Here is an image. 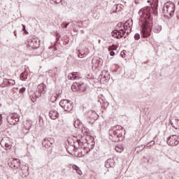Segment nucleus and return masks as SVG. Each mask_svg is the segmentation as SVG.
<instances>
[{
	"label": "nucleus",
	"mask_w": 179,
	"mask_h": 179,
	"mask_svg": "<svg viewBox=\"0 0 179 179\" xmlns=\"http://www.w3.org/2000/svg\"><path fill=\"white\" fill-rule=\"evenodd\" d=\"M73 31H74L75 33H78V29H76V28H74V29H73Z\"/></svg>",
	"instance_id": "3c124183"
},
{
	"label": "nucleus",
	"mask_w": 179,
	"mask_h": 179,
	"mask_svg": "<svg viewBox=\"0 0 179 179\" xmlns=\"http://www.w3.org/2000/svg\"><path fill=\"white\" fill-rule=\"evenodd\" d=\"M117 48L118 46L115 45H112L108 48L110 57H114V55H115V52H114V51H117Z\"/></svg>",
	"instance_id": "dca6fc26"
},
{
	"label": "nucleus",
	"mask_w": 179,
	"mask_h": 179,
	"mask_svg": "<svg viewBox=\"0 0 179 179\" xmlns=\"http://www.w3.org/2000/svg\"><path fill=\"white\" fill-rule=\"evenodd\" d=\"M49 117L51 120H57V118L59 117V114L58 113V111L51 109L49 112Z\"/></svg>",
	"instance_id": "2eb2a0df"
},
{
	"label": "nucleus",
	"mask_w": 179,
	"mask_h": 179,
	"mask_svg": "<svg viewBox=\"0 0 179 179\" xmlns=\"http://www.w3.org/2000/svg\"><path fill=\"white\" fill-rule=\"evenodd\" d=\"M89 118L93 120L92 122V124H93V122H94V121L99 118V115H97V113H96L94 111H91L89 113Z\"/></svg>",
	"instance_id": "6ab92c4d"
},
{
	"label": "nucleus",
	"mask_w": 179,
	"mask_h": 179,
	"mask_svg": "<svg viewBox=\"0 0 179 179\" xmlns=\"http://www.w3.org/2000/svg\"><path fill=\"white\" fill-rule=\"evenodd\" d=\"M150 7H145L141 11V31L142 37L148 38L150 36L152 31V26H153V17L150 13Z\"/></svg>",
	"instance_id": "f257e3e1"
},
{
	"label": "nucleus",
	"mask_w": 179,
	"mask_h": 179,
	"mask_svg": "<svg viewBox=\"0 0 179 179\" xmlns=\"http://www.w3.org/2000/svg\"><path fill=\"white\" fill-rule=\"evenodd\" d=\"M20 79L21 80H26V79H27V73L26 72H22L20 74Z\"/></svg>",
	"instance_id": "c756f323"
},
{
	"label": "nucleus",
	"mask_w": 179,
	"mask_h": 179,
	"mask_svg": "<svg viewBox=\"0 0 179 179\" xmlns=\"http://www.w3.org/2000/svg\"><path fill=\"white\" fill-rule=\"evenodd\" d=\"M22 27H23L22 30L23 31H24L25 34H29V32L26 30V26L22 24Z\"/></svg>",
	"instance_id": "37998d69"
},
{
	"label": "nucleus",
	"mask_w": 179,
	"mask_h": 179,
	"mask_svg": "<svg viewBox=\"0 0 179 179\" xmlns=\"http://www.w3.org/2000/svg\"><path fill=\"white\" fill-rule=\"evenodd\" d=\"M92 64H94L95 68H97V66H101V65H103V59H93Z\"/></svg>",
	"instance_id": "f3484780"
},
{
	"label": "nucleus",
	"mask_w": 179,
	"mask_h": 179,
	"mask_svg": "<svg viewBox=\"0 0 179 179\" xmlns=\"http://www.w3.org/2000/svg\"><path fill=\"white\" fill-rule=\"evenodd\" d=\"M124 6L116 4L113 6V12H121L122 10V8Z\"/></svg>",
	"instance_id": "5701e85b"
},
{
	"label": "nucleus",
	"mask_w": 179,
	"mask_h": 179,
	"mask_svg": "<svg viewBox=\"0 0 179 179\" xmlns=\"http://www.w3.org/2000/svg\"><path fill=\"white\" fill-rule=\"evenodd\" d=\"M55 51H57V48H52L48 53V56L46 58L48 59H54V57H55Z\"/></svg>",
	"instance_id": "a211bd4d"
},
{
	"label": "nucleus",
	"mask_w": 179,
	"mask_h": 179,
	"mask_svg": "<svg viewBox=\"0 0 179 179\" xmlns=\"http://www.w3.org/2000/svg\"><path fill=\"white\" fill-rule=\"evenodd\" d=\"M99 43H100V40H99Z\"/></svg>",
	"instance_id": "13d9d810"
},
{
	"label": "nucleus",
	"mask_w": 179,
	"mask_h": 179,
	"mask_svg": "<svg viewBox=\"0 0 179 179\" xmlns=\"http://www.w3.org/2000/svg\"><path fill=\"white\" fill-rule=\"evenodd\" d=\"M164 13H169L170 16L174 15V10H176V6L174 3L169 1L166 3L163 8Z\"/></svg>",
	"instance_id": "423d86ee"
},
{
	"label": "nucleus",
	"mask_w": 179,
	"mask_h": 179,
	"mask_svg": "<svg viewBox=\"0 0 179 179\" xmlns=\"http://www.w3.org/2000/svg\"><path fill=\"white\" fill-rule=\"evenodd\" d=\"M61 38V35L58 32L56 33V41H58Z\"/></svg>",
	"instance_id": "ea45409f"
},
{
	"label": "nucleus",
	"mask_w": 179,
	"mask_h": 179,
	"mask_svg": "<svg viewBox=\"0 0 179 179\" xmlns=\"http://www.w3.org/2000/svg\"><path fill=\"white\" fill-rule=\"evenodd\" d=\"M134 24L132 20H128L125 23L119 22L116 27V29L112 31V36L115 38H127L129 32V29Z\"/></svg>",
	"instance_id": "f03ea898"
},
{
	"label": "nucleus",
	"mask_w": 179,
	"mask_h": 179,
	"mask_svg": "<svg viewBox=\"0 0 179 179\" xmlns=\"http://www.w3.org/2000/svg\"><path fill=\"white\" fill-rule=\"evenodd\" d=\"M46 92H47V85H45V84L44 83L39 84L37 87L36 92L34 94V96H30L32 103H35L37 99H39V97H41V96H44Z\"/></svg>",
	"instance_id": "20e7f679"
},
{
	"label": "nucleus",
	"mask_w": 179,
	"mask_h": 179,
	"mask_svg": "<svg viewBox=\"0 0 179 179\" xmlns=\"http://www.w3.org/2000/svg\"><path fill=\"white\" fill-rule=\"evenodd\" d=\"M76 142L78 143V146H83V143L79 138H77L76 140Z\"/></svg>",
	"instance_id": "72a5a7b5"
},
{
	"label": "nucleus",
	"mask_w": 179,
	"mask_h": 179,
	"mask_svg": "<svg viewBox=\"0 0 179 179\" xmlns=\"http://www.w3.org/2000/svg\"><path fill=\"white\" fill-rule=\"evenodd\" d=\"M78 90L80 92H85V90H86V87H85V84L84 83H79V85H78Z\"/></svg>",
	"instance_id": "7c9ffc66"
},
{
	"label": "nucleus",
	"mask_w": 179,
	"mask_h": 179,
	"mask_svg": "<svg viewBox=\"0 0 179 179\" xmlns=\"http://www.w3.org/2000/svg\"><path fill=\"white\" fill-rule=\"evenodd\" d=\"M125 129L121 125H115L109 130V139L113 142H120L124 139Z\"/></svg>",
	"instance_id": "7ed1b4c3"
},
{
	"label": "nucleus",
	"mask_w": 179,
	"mask_h": 179,
	"mask_svg": "<svg viewBox=\"0 0 179 179\" xmlns=\"http://www.w3.org/2000/svg\"><path fill=\"white\" fill-rule=\"evenodd\" d=\"M143 148H145V146L144 145Z\"/></svg>",
	"instance_id": "bf43d9fd"
},
{
	"label": "nucleus",
	"mask_w": 179,
	"mask_h": 179,
	"mask_svg": "<svg viewBox=\"0 0 179 179\" xmlns=\"http://www.w3.org/2000/svg\"><path fill=\"white\" fill-rule=\"evenodd\" d=\"M20 121V116L17 113H11L7 117V122L10 125H16Z\"/></svg>",
	"instance_id": "0eeeda50"
},
{
	"label": "nucleus",
	"mask_w": 179,
	"mask_h": 179,
	"mask_svg": "<svg viewBox=\"0 0 179 179\" xmlns=\"http://www.w3.org/2000/svg\"><path fill=\"white\" fill-rule=\"evenodd\" d=\"M155 141H152L150 143L147 144V148H150V146H153L155 145Z\"/></svg>",
	"instance_id": "f704fd0d"
},
{
	"label": "nucleus",
	"mask_w": 179,
	"mask_h": 179,
	"mask_svg": "<svg viewBox=\"0 0 179 179\" xmlns=\"http://www.w3.org/2000/svg\"><path fill=\"white\" fill-rule=\"evenodd\" d=\"M72 169L75 170L76 172L77 173V174H78V176H82V174H83L82 171L80 170V168H79V166H78V165L73 164L72 166Z\"/></svg>",
	"instance_id": "b1692460"
},
{
	"label": "nucleus",
	"mask_w": 179,
	"mask_h": 179,
	"mask_svg": "<svg viewBox=\"0 0 179 179\" xmlns=\"http://www.w3.org/2000/svg\"><path fill=\"white\" fill-rule=\"evenodd\" d=\"M55 3H59L61 2V0H52Z\"/></svg>",
	"instance_id": "de8ad7c7"
},
{
	"label": "nucleus",
	"mask_w": 179,
	"mask_h": 179,
	"mask_svg": "<svg viewBox=\"0 0 179 179\" xmlns=\"http://www.w3.org/2000/svg\"><path fill=\"white\" fill-rule=\"evenodd\" d=\"M85 55H86V54L85 52L82 53V52L79 51L78 57H80V58H83V57H85Z\"/></svg>",
	"instance_id": "4c0bfd02"
},
{
	"label": "nucleus",
	"mask_w": 179,
	"mask_h": 179,
	"mask_svg": "<svg viewBox=\"0 0 179 179\" xmlns=\"http://www.w3.org/2000/svg\"><path fill=\"white\" fill-rule=\"evenodd\" d=\"M74 148H76V145H74Z\"/></svg>",
	"instance_id": "6e6d98bb"
},
{
	"label": "nucleus",
	"mask_w": 179,
	"mask_h": 179,
	"mask_svg": "<svg viewBox=\"0 0 179 179\" xmlns=\"http://www.w3.org/2000/svg\"><path fill=\"white\" fill-rule=\"evenodd\" d=\"M20 176L22 178H27V177H29V166H23L21 167Z\"/></svg>",
	"instance_id": "ddd939ff"
},
{
	"label": "nucleus",
	"mask_w": 179,
	"mask_h": 179,
	"mask_svg": "<svg viewBox=\"0 0 179 179\" xmlns=\"http://www.w3.org/2000/svg\"><path fill=\"white\" fill-rule=\"evenodd\" d=\"M3 83L4 85H6V86H13V85H15V83H16V82H15L14 80H3Z\"/></svg>",
	"instance_id": "4be33fe9"
},
{
	"label": "nucleus",
	"mask_w": 179,
	"mask_h": 179,
	"mask_svg": "<svg viewBox=\"0 0 179 179\" xmlns=\"http://www.w3.org/2000/svg\"><path fill=\"white\" fill-rule=\"evenodd\" d=\"M73 125L75 128H77L78 129H80V127H82V122H80V120L79 119L75 120Z\"/></svg>",
	"instance_id": "393cba45"
},
{
	"label": "nucleus",
	"mask_w": 179,
	"mask_h": 179,
	"mask_svg": "<svg viewBox=\"0 0 179 179\" xmlns=\"http://www.w3.org/2000/svg\"><path fill=\"white\" fill-rule=\"evenodd\" d=\"M100 83L104 84L110 79V74L107 71H102L99 77Z\"/></svg>",
	"instance_id": "9d476101"
},
{
	"label": "nucleus",
	"mask_w": 179,
	"mask_h": 179,
	"mask_svg": "<svg viewBox=\"0 0 179 179\" xmlns=\"http://www.w3.org/2000/svg\"><path fill=\"white\" fill-rule=\"evenodd\" d=\"M69 26V22L67 24H64V28L66 29Z\"/></svg>",
	"instance_id": "8fccbe9b"
},
{
	"label": "nucleus",
	"mask_w": 179,
	"mask_h": 179,
	"mask_svg": "<svg viewBox=\"0 0 179 179\" xmlns=\"http://www.w3.org/2000/svg\"><path fill=\"white\" fill-rule=\"evenodd\" d=\"M59 106L64 110V111H66V113H71V111L73 110V103L67 99L60 101Z\"/></svg>",
	"instance_id": "39448f33"
},
{
	"label": "nucleus",
	"mask_w": 179,
	"mask_h": 179,
	"mask_svg": "<svg viewBox=\"0 0 179 179\" xmlns=\"http://www.w3.org/2000/svg\"><path fill=\"white\" fill-rule=\"evenodd\" d=\"M42 145L43 146H44V148H45V149H50V148L52 146L51 144H50V143H48L47 138L43 139V141H42Z\"/></svg>",
	"instance_id": "a878e982"
},
{
	"label": "nucleus",
	"mask_w": 179,
	"mask_h": 179,
	"mask_svg": "<svg viewBox=\"0 0 179 179\" xmlns=\"http://www.w3.org/2000/svg\"><path fill=\"white\" fill-rule=\"evenodd\" d=\"M69 80H79L80 79V73L78 72H73L68 75Z\"/></svg>",
	"instance_id": "f8f14e48"
},
{
	"label": "nucleus",
	"mask_w": 179,
	"mask_h": 179,
	"mask_svg": "<svg viewBox=\"0 0 179 179\" xmlns=\"http://www.w3.org/2000/svg\"><path fill=\"white\" fill-rule=\"evenodd\" d=\"M135 3H139V2H138V1L135 0Z\"/></svg>",
	"instance_id": "864d4df0"
},
{
	"label": "nucleus",
	"mask_w": 179,
	"mask_h": 179,
	"mask_svg": "<svg viewBox=\"0 0 179 179\" xmlns=\"http://www.w3.org/2000/svg\"><path fill=\"white\" fill-rule=\"evenodd\" d=\"M154 5H155V9H157V6L159 5V0H154Z\"/></svg>",
	"instance_id": "e433bc0d"
},
{
	"label": "nucleus",
	"mask_w": 179,
	"mask_h": 179,
	"mask_svg": "<svg viewBox=\"0 0 179 179\" xmlns=\"http://www.w3.org/2000/svg\"><path fill=\"white\" fill-rule=\"evenodd\" d=\"M57 95H52V96L50 97L51 103H55V101H57Z\"/></svg>",
	"instance_id": "473e14b6"
},
{
	"label": "nucleus",
	"mask_w": 179,
	"mask_h": 179,
	"mask_svg": "<svg viewBox=\"0 0 179 179\" xmlns=\"http://www.w3.org/2000/svg\"><path fill=\"white\" fill-rule=\"evenodd\" d=\"M115 150H116V152H117V153H121V152H122L121 148L118 146L115 147Z\"/></svg>",
	"instance_id": "79ce46f5"
},
{
	"label": "nucleus",
	"mask_w": 179,
	"mask_h": 179,
	"mask_svg": "<svg viewBox=\"0 0 179 179\" xmlns=\"http://www.w3.org/2000/svg\"><path fill=\"white\" fill-rule=\"evenodd\" d=\"M26 92V87H23L20 89V93H24Z\"/></svg>",
	"instance_id": "a19ab883"
},
{
	"label": "nucleus",
	"mask_w": 179,
	"mask_h": 179,
	"mask_svg": "<svg viewBox=\"0 0 179 179\" xmlns=\"http://www.w3.org/2000/svg\"><path fill=\"white\" fill-rule=\"evenodd\" d=\"M134 38L135 40H139V38H141V35L139 34H136L134 35Z\"/></svg>",
	"instance_id": "58836bf2"
},
{
	"label": "nucleus",
	"mask_w": 179,
	"mask_h": 179,
	"mask_svg": "<svg viewBox=\"0 0 179 179\" xmlns=\"http://www.w3.org/2000/svg\"><path fill=\"white\" fill-rule=\"evenodd\" d=\"M14 36L16 37V31H14Z\"/></svg>",
	"instance_id": "5fc2aeb1"
},
{
	"label": "nucleus",
	"mask_w": 179,
	"mask_h": 179,
	"mask_svg": "<svg viewBox=\"0 0 179 179\" xmlns=\"http://www.w3.org/2000/svg\"><path fill=\"white\" fill-rule=\"evenodd\" d=\"M53 72H54V75H57V73L59 72V69H58L57 68H55L53 69Z\"/></svg>",
	"instance_id": "a18cd8bd"
},
{
	"label": "nucleus",
	"mask_w": 179,
	"mask_h": 179,
	"mask_svg": "<svg viewBox=\"0 0 179 179\" xmlns=\"http://www.w3.org/2000/svg\"><path fill=\"white\" fill-rule=\"evenodd\" d=\"M85 134H87V131H85Z\"/></svg>",
	"instance_id": "4d7b16f0"
},
{
	"label": "nucleus",
	"mask_w": 179,
	"mask_h": 179,
	"mask_svg": "<svg viewBox=\"0 0 179 179\" xmlns=\"http://www.w3.org/2000/svg\"><path fill=\"white\" fill-rule=\"evenodd\" d=\"M46 141L49 143V145H54L55 141L52 138H46Z\"/></svg>",
	"instance_id": "2f4dec72"
},
{
	"label": "nucleus",
	"mask_w": 179,
	"mask_h": 179,
	"mask_svg": "<svg viewBox=\"0 0 179 179\" xmlns=\"http://www.w3.org/2000/svg\"><path fill=\"white\" fill-rule=\"evenodd\" d=\"M24 128L27 131H30V129H31V124L29 122V126H25Z\"/></svg>",
	"instance_id": "c9c22d12"
},
{
	"label": "nucleus",
	"mask_w": 179,
	"mask_h": 179,
	"mask_svg": "<svg viewBox=\"0 0 179 179\" xmlns=\"http://www.w3.org/2000/svg\"><path fill=\"white\" fill-rule=\"evenodd\" d=\"M2 125V115L0 114V126Z\"/></svg>",
	"instance_id": "09e8293b"
},
{
	"label": "nucleus",
	"mask_w": 179,
	"mask_h": 179,
	"mask_svg": "<svg viewBox=\"0 0 179 179\" xmlns=\"http://www.w3.org/2000/svg\"><path fill=\"white\" fill-rule=\"evenodd\" d=\"M48 73L49 75H54V70H49Z\"/></svg>",
	"instance_id": "49530a36"
},
{
	"label": "nucleus",
	"mask_w": 179,
	"mask_h": 179,
	"mask_svg": "<svg viewBox=\"0 0 179 179\" xmlns=\"http://www.w3.org/2000/svg\"><path fill=\"white\" fill-rule=\"evenodd\" d=\"M125 52H126L125 50L121 52L120 56L122 57V58H125Z\"/></svg>",
	"instance_id": "c03bdc74"
},
{
	"label": "nucleus",
	"mask_w": 179,
	"mask_h": 179,
	"mask_svg": "<svg viewBox=\"0 0 179 179\" xmlns=\"http://www.w3.org/2000/svg\"><path fill=\"white\" fill-rule=\"evenodd\" d=\"M38 124L41 128H43V127H44V120L41 116H39L38 117Z\"/></svg>",
	"instance_id": "c85d7f7f"
},
{
	"label": "nucleus",
	"mask_w": 179,
	"mask_h": 179,
	"mask_svg": "<svg viewBox=\"0 0 179 179\" xmlns=\"http://www.w3.org/2000/svg\"><path fill=\"white\" fill-rule=\"evenodd\" d=\"M166 143L169 146H177L179 144V136L178 135H172L169 136Z\"/></svg>",
	"instance_id": "6e6552de"
},
{
	"label": "nucleus",
	"mask_w": 179,
	"mask_h": 179,
	"mask_svg": "<svg viewBox=\"0 0 179 179\" xmlns=\"http://www.w3.org/2000/svg\"><path fill=\"white\" fill-rule=\"evenodd\" d=\"M9 167L11 169H19L20 167V159H14L8 162Z\"/></svg>",
	"instance_id": "9b49d317"
},
{
	"label": "nucleus",
	"mask_w": 179,
	"mask_h": 179,
	"mask_svg": "<svg viewBox=\"0 0 179 179\" xmlns=\"http://www.w3.org/2000/svg\"><path fill=\"white\" fill-rule=\"evenodd\" d=\"M115 166V161L113 158L107 159L106 162H105V167H106V169H110V167L114 168Z\"/></svg>",
	"instance_id": "4468645a"
},
{
	"label": "nucleus",
	"mask_w": 179,
	"mask_h": 179,
	"mask_svg": "<svg viewBox=\"0 0 179 179\" xmlns=\"http://www.w3.org/2000/svg\"><path fill=\"white\" fill-rule=\"evenodd\" d=\"M154 33H160L162 31V25H155V27L153 29Z\"/></svg>",
	"instance_id": "bb28decb"
},
{
	"label": "nucleus",
	"mask_w": 179,
	"mask_h": 179,
	"mask_svg": "<svg viewBox=\"0 0 179 179\" xmlns=\"http://www.w3.org/2000/svg\"><path fill=\"white\" fill-rule=\"evenodd\" d=\"M27 43L29 48L32 50H37L40 47V41L37 38H29Z\"/></svg>",
	"instance_id": "1a4fd4ad"
},
{
	"label": "nucleus",
	"mask_w": 179,
	"mask_h": 179,
	"mask_svg": "<svg viewBox=\"0 0 179 179\" xmlns=\"http://www.w3.org/2000/svg\"><path fill=\"white\" fill-rule=\"evenodd\" d=\"M1 146H3V148L4 147L6 150H9L12 148V145L5 142V141H1Z\"/></svg>",
	"instance_id": "aec40b11"
},
{
	"label": "nucleus",
	"mask_w": 179,
	"mask_h": 179,
	"mask_svg": "<svg viewBox=\"0 0 179 179\" xmlns=\"http://www.w3.org/2000/svg\"><path fill=\"white\" fill-rule=\"evenodd\" d=\"M170 124H171V125L173 128H174L175 129H178V128H179V120L176 119L175 120V123L173 122V120H171Z\"/></svg>",
	"instance_id": "412c9836"
},
{
	"label": "nucleus",
	"mask_w": 179,
	"mask_h": 179,
	"mask_svg": "<svg viewBox=\"0 0 179 179\" xmlns=\"http://www.w3.org/2000/svg\"><path fill=\"white\" fill-rule=\"evenodd\" d=\"M79 83H76L71 85V90L73 92H78L79 90Z\"/></svg>",
	"instance_id": "cd10ccee"
},
{
	"label": "nucleus",
	"mask_w": 179,
	"mask_h": 179,
	"mask_svg": "<svg viewBox=\"0 0 179 179\" xmlns=\"http://www.w3.org/2000/svg\"><path fill=\"white\" fill-rule=\"evenodd\" d=\"M87 78H88V79H92V74H91V75H90V74H88Z\"/></svg>",
	"instance_id": "603ef678"
}]
</instances>
